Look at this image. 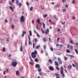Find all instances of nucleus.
I'll list each match as a JSON object with an SVG mask.
<instances>
[{"instance_id":"f257e3e1","label":"nucleus","mask_w":78,"mask_h":78,"mask_svg":"<svg viewBox=\"0 0 78 78\" xmlns=\"http://www.w3.org/2000/svg\"><path fill=\"white\" fill-rule=\"evenodd\" d=\"M37 54V52L36 50H35L34 52H32L31 54V56L32 58L34 59L35 58H36V55Z\"/></svg>"},{"instance_id":"f03ea898","label":"nucleus","mask_w":78,"mask_h":78,"mask_svg":"<svg viewBox=\"0 0 78 78\" xmlns=\"http://www.w3.org/2000/svg\"><path fill=\"white\" fill-rule=\"evenodd\" d=\"M17 61L16 60H14L12 62L11 65L15 67L17 66Z\"/></svg>"},{"instance_id":"7ed1b4c3","label":"nucleus","mask_w":78,"mask_h":78,"mask_svg":"<svg viewBox=\"0 0 78 78\" xmlns=\"http://www.w3.org/2000/svg\"><path fill=\"white\" fill-rule=\"evenodd\" d=\"M60 73L62 75V77H64L65 76V75L64 74V72L63 71V68L62 66L61 67Z\"/></svg>"},{"instance_id":"20e7f679","label":"nucleus","mask_w":78,"mask_h":78,"mask_svg":"<svg viewBox=\"0 0 78 78\" xmlns=\"http://www.w3.org/2000/svg\"><path fill=\"white\" fill-rule=\"evenodd\" d=\"M20 21L21 22H25V19L24 16H21Z\"/></svg>"},{"instance_id":"39448f33","label":"nucleus","mask_w":78,"mask_h":78,"mask_svg":"<svg viewBox=\"0 0 78 78\" xmlns=\"http://www.w3.org/2000/svg\"><path fill=\"white\" fill-rule=\"evenodd\" d=\"M58 61L59 64H62V61L61 60V59L59 58H58Z\"/></svg>"},{"instance_id":"423d86ee","label":"nucleus","mask_w":78,"mask_h":78,"mask_svg":"<svg viewBox=\"0 0 78 78\" xmlns=\"http://www.w3.org/2000/svg\"><path fill=\"white\" fill-rule=\"evenodd\" d=\"M37 22L38 23V24H41V20H40V19H39L37 20Z\"/></svg>"},{"instance_id":"0eeeda50","label":"nucleus","mask_w":78,"mask_h":78,"mask_svg":"<svg viewBox=\"0 0 78 78\" xmlns=\"http://www.w3.org/2000/svg\"><path fill=\"white\" fill-rule=\"evenodd\" d=\"M48 33H49V29H48L45 30V34H48Z\"/></svg>"},{"instance_id":"6e6552de","label":"nucleus","mask_w":78,"mask_h":78,"mask_svg":"<svg viewBox=\"0 0 78 78\" xmlns=\"http://www.w3.org/2000/svg\"><path fill=\"white\" fill-rule=\"evenodd\" d=\"M49 69L50 70H51V71H53V70H54V68L52 66H50Z\"/></svg>"},{"instance_id":"1a4fd4ad","label":"nucleus","mask_w":78,"mask_h":78,"mask_svg":"<svg viewBox=\"0 0 78 78\" xmlns=\"http://www.w3.org/2000/svg\"><path fill=\"white\" fill-rule=\"evenodd\" d=\"M35 67H36L37 69H39V68H40V65L38 64H37L35 66Z\"/></svg>"},{"instance_id":"9d476101","label":"nucleus","mask_w":78,"mask_h":78,"mask_svg":"<svg viewBox=\"0 0 78 78\" xmlns=\"http://www.w3.org/2000/svg\"><path fill=\"white\" fill-rule=\"evenodd\" d=\"M40 47V45L39 44L38 46H37L35 47V49L36 50V48H37L38 50V49H39V48Z\"/></svg>"},{"instance_id":"9b49d317","label":"nucleus","mask_w":78,"mask_h":78,"mask_svg":"<svg viewBox=\"0 0 78 78\" xmlns=\"http://www.w3.org/2000/svg\"><path fill=\"white\" fill-rule=\"evenodd\" d=\"M55 63L56 66H59V64L57 61H55Z\"/></svg>"},{"instance_id":"f8f14e48","label":"nucleus","mask_w":78,"mask_h":78,"mask_svg":"<svg viewBox=\"0 0 78 78\" xmlns=\"http://www.w3.org/2000/svg\"><path fill=\"white\" fill-rule=\"evenodd\" d=\"M39 74H40L41 76H44V73L42 72H40L39 73Z\"/></svg>"},{"instance_id":"ddd939ff","label":"nucleus","mask_w":78,"mask_h":78,"mask_svg":"<svg viewBox=\"0 0 78 78\" xmlns=\"http://www.w3.org/2000/svg\"><path fill=\"white\" fill-rule=\"evenodd\" d=\"M43 28L44 29H45V24L44 23H43Z\"/></svg>"},{"instance_id":"4468645a","label":"nucleus","mask_w":78,"mask_h":78,"mask_svg":"<svg viewBox=\"0 0 78 78\" xmlns=\"http://www.w3.org/2000/svg\"><path fill=\"white\" fill-rule=\"evenodd\" d=\"M49 62L51 64H52L53 63V62H52V60L51 59H49Z\"/></svg>"},{"instance_id":"2eb2a0df","label":"nucleus","mask_w":78,"mask_h":78,"mask_svg":"<svg viewBox=\"0 0 78 78\" xmlns=\"http://www.w3.org/2000/svg\"><path fill=\"white\" fill-rule=\"evenodd\" d=\"M9 9H11V10H12V12L14 11V10H13V9L12 7L11 6H9Z\"/></svg>"},{"instance_id":"dca6fc26","label":"nucleus","mask_w":78,"mask_h":78,"mask_svg":"<svg viewBox=\"0 0 78 78\" xmlns=\"http://www.w3.org/2000/svg\"><path fill=\"white\" fill-rule=\"evenodd\" d=\"M75 51L76 53V54H78V51L77 49H75Z\"/></svg>"},{"instance_id":"f3484780","label":"nucleus","mask_w":78,"mask_h":78,"mask_svg":"<svg viewBox=\"0 0 78 78\" xmlns=\"http://www.w3.org/2000/svg\"><path fill=\"white\" fill-rule=\"evenodd\" d=\"M28 39H29V44L30 45V35L28 36Z\"/></svg>"},{"instance_id":"a211bd4d","label":"nucleus","mask_w":78,"mask_h":78,"mask_svg":"<svg viewBox=\"0 0 78 78\" xmlns=\"http://www.w3.org/2000/svg\"><path fill=\"white\" fill-rule=\"evenodd\" d=\"M19 71L17 70L16 72V75H19Z\"/></svg>"},{"instance_id":"6ab92c4d","label":"nucleus","mask_w":78,"mask_h":78,"mask_svg":"<svg viewBox=\"0 0 78 78\" xmlns=\"http://www.w3.org/2000/svg\"><path fill=\"white\" fill-rule=\"evenodd\" d=\"M43 40L44 42H46V40L45 37H44L43 39Z\"/></svg>"},{"instance_id":"aec40b11","label":"nucleus","mask_w":78,"mask_h":78,"mask_svg":"<svg viewBox=\"0 0 78 78\" xmlns=\"http://www.w3.org/2000/svg\"><path fill=\"white\" fill-rule=\"evenodd\" d=\"M68 68L69 69H71L72 68V66L70 65L69 66H68Z\"/></svg>"},{"instance_id":"412c9836","label":"nucleus","mask_w":78,"mask_h":78,"mask_svg":"<svg viewBox=\"0 0 78 78\" xmlns=\"http://www.w3.org/2000/svg\"><path fill=\"white\" fill-rule=\"evenodd\" d=\"M66 52L69 53H70V51L69 50L67 49L66 50Z\"/></svg>"},{"instance_id":"4be33fe9","label":"nucleus","mask_w":78,"mask_h":78,"mask_svg":"<svg viewBox=\"0 0 78 78\" xmlns=\"http://www.w3.org/2000/svg\"><path fill=\"white\" fill-rule=\"evenodd\" d=\"M33 6L30 7V11H32V10H33Z\"/></svg>"},{"instance_id":"5701e85b","label":"nucleus","mask_w":78,"mask_h":78,"mask_svg":"<svg viewBox=\"0 0 78 78\" xmlns=\"http://www.w3.org/2000/svg\"><path fill=\"white\" fill-rule=\"evenodd\" d=\"M34 61H35V62H38L39 61H38V59H37V58H35L34 59Z\"/></svg>"},{"instance_id":"b1692460","label":"nucleus","mask_w":78,"mask_h":78,"mask_svg":"<svg viewBox=\"0 0 78 78\" xmlns=\"http://www.w3.org/2000/svg\"><path fill=\"white\" fill-rule=\"evenodd\" d=\"M29 33L30 34V36H32V32H31V30H30Z\"/></svg>"},{"instance_id":"393cba45","label":"nucleus","mask_w":78,"mask_h":78,"mask_svg":"<svg viewBox=\"0 0 78 78\" xmlns=\"http://www.w3.org/2000/svg\"><path fill=\"white\" fill-rule=\"evenodd\" d=\"M37 70H38V72H41V68L40 67Z\"/></svg>"},{"instance_id":"a878e982","label":"nucleus","mask_w":78,"mask_h":78,"mask_svg":"<svg viewBox=\"0 0 78 78\" xmlns=\"http://www.w3.org/2000/svg\"><path fill=\"white\" fill-rule=\"evenodd\" d=\"M34 40L35 42H37V38H35L34 39Z\"/></svg>"},{"instance_id":"bb28decb","label":"nucleus","mask_w":78,"mask_h":78,"mask_svg":"<svg viewBox=\"0 0 78 78\" xmlns=\"http://www.w3.org/2000/svg\"><path fill=\"white\" fill-rule=\"evenodd\" d=\"M59 7V4H58L55 6V8H56V7L58 8Z\"/></svg>"},{"instance_id":"cd10ccee","label":"nucleus","mask_w":78,"mask_h":78,"mask_svg":"<svg viewBox=\"0 0 78 78\" xmlns=\"http://www.w3.org/2000/svg\"><path fill=\"white\" fill-rule=\"evenodd\" d=\"M70 43L72 44H73V40H72L70 41Z\"/></svg>"},{"instance_id":"c85d7f7f","label":"nucleus","mask_w":78,"mask_h":78,"mask_svg":"<svg viewBox=\"0 0 78 78\" xmlns=\"http://www.w3.org/2000/svg\"><path fill=\"white\" fill-rule=\"evenodd\" d=\"M72 19H73V20H75V19H76V17H75V16H72Z\"/></svg>"},{"instance_id":"c756f323","label":"nucleus","mask_w":78,"mask_h":78,"mask_svg":"<svg viewBox=\"0 0 78 78\" xmlns=\"http://www.w3.org/2000/svg\"><path fill=\"white\" fill-rule=\"evenodd\" d=\"M2 51L3 52H5V47L3 48Z\"/></svg>"},{"instance_id":"7c9ffc66","label":"nucleus","mask_w":78,"mask_h":78,"mask_svg":"<svg viewBox=\"0 0 78 78\" xmlns=\"http://www.w3.org/2000/svg\"><path fill=\"white\" fill-rule=\"evenodd\" d=\"M14 22L16 23H18V20H14Z\"/></svg>"},{"instance_id":"2f4dec72","label":"nucleus","mask_w":78,"mask_h":78,"mask_svg":"<svg viewBox=\"0 0 78 78\" xmlns=\"http://www.w3.org/2000/svg\"><path fill=\"white\" fill-rule=\"evenodd\" d=\"M48 16V15L47 14H45L44 15H43V17L44 18H46V17H47Z\"/></svg>"},{"instance_id":"473e14b6","label":"nucleus","mask_w":78,"mask_h":78,"mask_svg":"<svg viewBox=\"0 0 78 78\" xmlns=\"http://www.w3.org/2000/svg\"><path fill=\"white\" fill-rule=\"evenodd\" d=\"M23 50V48L22 47H20V51H22V50Z\"/></svg>"},{"instance_id":"72a5a7b5","label":"nucleus","mask_w":78,"mask_h":78,"mask_svg":"<svg viewBox=\"0 0 78 78\" xmlns=\"http://www.w3.org/2000/svg\"><path fill=\"white\" fill-rule=\"evenodd\" d=\"M41 31L42 33H43V34H44L45 31H44V30L41 29Z\"/></svg>"},{"instance_id":"f704fd0d","label":"nucleus","mask_w":78,"mask_h":78,"mask_svg":"<svg viewBox=\"0 0 78 78\" xmlns=\"http://www.w3.org/2000/svg\"><path fill=\"white\" fill-rule=\"evenodd\" d=\"M19 1H18L17 0H16V5H19Z\"/></svg>"},{"instance_id":"c9c22d12","label":"nucleus","mask_w":78,"mask_h":78,"mask_svg":"<svg viewBox=\"0 0 78 78\" xmlns=\"http://www.w3.org/2000/svg\"><path fill=\"white\" fill-rule=\"evenodd\" d=\"M50 49L52 51H53V49L52 47L50 48Z\"/></svg>"},{"instance_id":"e433bc0d","label":"nucleus","mask_w":78,"mask_h":78,"mask_svg":"<svg viewBox=\"0 0 78 78\" xmlns=\"http://www.w3.org/2000/svg\"><path fill=\"white\" fill-rule=\"evenodd\" d=\"M64 59L65 60V61H66L67 59V57L64 56Z\"/></svg>"},{"instance_id":"4c0bfd02","label":"nucleus","mask_w":78,"mask_h":78,"mask_svg":"<svg viewBox=\"0 0 78 78\" xmlns=\"http://www.w3.org/2000/svg\"><path fill=\"white\" fill-rule=\"evenodd\" d=\"M69 55L70 56V57H71V58H74V56L73 55Z\"/></svg>"},{"instance_id":"58836bf2","label":"nucleus","mask_w":78,"mask_h":78,"mask_svg":"<svg viewBox=\"0 0 78 78\" xmlns=\"http://www.w3.org/2000/svg\"><path fill=\"white\" fill-rule=\"evenodd\" d=\"M23 34H26V32L25 31H24L23 32Z\"/></svg>"},{"instance_id":"ea45409f","label":"nucleus","mask_w":78,"mask_h":78,"mask_svg":"<svg viewBox=\"0 0 78 78\" xmlns=\"http://www.w3.org/2000/svg\"><path fill=\"white\" fill-rule=\"evenodd\" d=\"M29 63L30 64H31L32 66V65H33V63H32L31 62H29Z\"/></svg>"},{"instance_id":"a19ab883","label":"nucleus","mask_w":78,"mask_h":78,"mask_svg":"<svg viewBox=\"0 0 78 78\" xmlns=\"http://www.w3.org/2000/svg\"><path fill=\"white\" fill-rule=\"evenodd\" d=\"M60 39V37H58L57 38L58 42H59V39Z\"/></svg>"},{"instance_id":"79ce46f5","label":"nucleus","mask_w":78,"mask_h":78,"mask_svg":"<svg viewBox=\"0 0 78 78\" xmlns=\"http://www.w3.org/2000/svg\"><path fill=\"white\" fill-rule=\"evenodd\" d=\"M66 23V22H62V24L63 25H64Z\"/></svg>"},{"instance_id":"37998d69","label":"nucleus","mask_w":78,"mask_h":78,"mask_svg":"<svg viewBox=\"0 0 78 78\" xmlns=\"http://www.w3.org/2000/svg\"><path fill=\"white\" fill-rule=\"evenodd\" d=\"M70 48L71 49H73V46L72 45H70Z\"/></svg>"},{"instance_id":"c03bdc74","label":"nucleus","mask_w":78,"mask_h":78,"mask_svg":"<svg viewBox=\"0 0 78 78\" xmlns=\"http://www.w3.org/2000/svg\"><path fill=\"white\" fill-rule=\"evenodd\" d=\"M25 44L26 45H27V40H25Z\"/></svg>"},{"instance_id":"a18cd8bd","label":"nucleus","mask_w":78,"mask_h":78,"mask_svg":"<svg viewBox=\"0 0 78 78\" xmlns=\"http://www.w3.org/2000/svg\"><path fill=\"white\" fill-rule=\"evenodd\" d=\"M26 4L28 6H29V3L28 2H26Z\"/></svg>"},{"instance_id":"49530a36","label":"nucleus","mask_w":78,"mask_h":78,"mask_svg":"<svg viewBox=\"0 0 78 78\" xmlns=\"http://www.w3.org/2000/svg\"><path fill=\"white\" fill-rule=\"evenodd\" d=\"M65 6L66 8H68V5H67V4H66Z\"/></svg>"},{"instance_id":"de8ad7c7","label":"nucleus","mask_w":78,"mask_h":78,"mask_svg":"<svg viewBox=\"0 0 78 78\" xmlns=\"http://www.w3.org/2000/svg\"><path fill=\"white\" fill-rule=\"evenodd\" d=\"M37 36L38 37H40V36L38 34H37Z\"/></svg>"},{"instance_id":"09e8293b","label":"nucleus","mask_w":78,"mask_h":78,"mask_svg":"<svg viewBox=\"0 0 78 78\" xmlns=\"http://www.w3.org/2000/svg\"><path fill=\"white\" fill-rule=\"evenodd\" d=\"M62 2H63V3H64V2H66V0L64 1V0H62Z\"/></svg>"},{"instance_id":"8fccbe9b","label":"nucleus","mask_w":78,"mask_h":78,"mask_svg":"<svg viewBox=\"0 0 78 78\" xmlns=\"http://www.w3.org/2000/svg\"><path fill=\"white\" fill-rule=\"evenodd\" d=\"M72 66L74 67H75V65L74 64H73Z\"/></svg>"},{"instance_id":"3c124183","label":"nucleus","mask_w":78,"mask_h":78,"mask_svg":"<svg viewBox=\"0 0 78 78\" xmlns=\"http://www.w3.org/2000/svg\"><path fill=\"white\" fill-rule=\"evenodd\" d=\"M19 6H20V7L21 6V3H20L19 4Z\"/></svg>"},{"instance_id":"603ef678","label":"nucleus","mask_w":78,"mask_h":78,"mask_svg":"<svg viewBox=\"0 0 78 78\" xmlns=\"http://www.w3.org/2000/svg\"><path fill=\"white\" fill-rule=\"evenodd\" d=\"M63 11H64V12H66V10L65 9H63Z\"/></svg>"},{"instance_id":"864d4df0","label":"nucleus","mask_w":78,"mask_h":78,"mask_svg":"<svg viewBox=\"0 0 78 78\" xmlns=\"http://www.w3.org/2000/svg\"><path fill=\"white\" fill-rule=\"evenodd\" d=\"M56 47H58V46H59V44L58 43H57L56 44Z\"/></svg>"},{"instance_id":"5fc2aeb1","label":"nucleus","mask_w":78,"mask_h":78,"mask_svg":"<svg viewBox=\"0 0 78 78\" xmlns=\"http://www.w3.org/2000/svg\"><path fill=\"white\" fill-rule=\"evenodd\" d=\"M34 33L35 34H37V32H36V31L35 30H34Z\"/></svg>"},{"instance_id":"6e6d98bb","label":"nucleus","mask_w":78,"mask_h":78,"mask_svg":"<svg viewBox=\"0 0 78 78\" xmlns=\"http://www.w3.org/2000/svg\"><path fill=\"white\" fill-rule=\"evenodd\" d=\"M33 48H34V43H33Z\"/></svg>"},{"instance_id":"4d7b16f0","label":"nucleus","mask_w":78,"mask_h":78,"mask_svg":"<svg viewBox=\"0 0 78 78\" xmlns=\"http://www.w3.org/2000/svg\"><path fill=\"white\" fill-rule=\"evenodd\" d=\"M34 20H33L32 21V23H34Z\"/></svg>"},{"instance_id":"13d9d810","label":"nucleus","mask_w":78,"mask_h":78,"mask_svg":"<svg viewBox=\"0 0 78 78\" xmlns=\"http://www.w3.org/2000/svg\"><path fill=\"white\" fill-rule=\"evenodd\" d=\"M36 29H37V30H38V27H37V25H36Z\"/></svg>"},{"instance_id":"bf43d9fd","label":"nucleus","mask_w":78,"mask_h":78,"mask_svg":"<svg viewBox=\"0 0 78 78\" xmlns=\"http://www.w3.org/2000/svg\"><path fill=\"white\" fill-rule=\"evenodd\" d=\"M63 45H62V44H61V45H59V47H63Z\"/></svg>"},{"instance_id":"052dcab7","label":"nucleus","mask_w":78,"mask_h":78,"mask_svg":"<svg viewBox=\"0 0 78 78\" xmlns=\"http://www.w3.org/2000/svg\"><path fill=\"white\" fill-rule=\"evenodd\" d=\"M23 36H24V34H23L21 35V37H23Z\"/></svg>"},{"instance_id":"680f3d73","label":"nucleus","mask_w":78,"mask_h":78,"mask_svg":"<svg viewBox=\"0 0 78 78\" xmlns=\"http://www.w3.org/2000/svg\"><path fill=\"white\" fill-rule=\"evenodd\" d=\"M70 46H69V45L68 44L67 46V47L68 48H69V47Z\"/></svg>"},{"instance_id":"e2e57ef3","label":"nucleus","mask_w":78,"mask_h":78,"mask_svg":"<svg viewBox=\"0 0 78 78\" xmlns=\"http://www.w3.org/2000/svg\"><path fill=\"white\" fill-rule=\"evenodd\" d=\"M3 74H4V75H5V71H3Z\"/></svg>"},{"instance_id":"0e129e2a","label":"nucleus","mask_w":78,"mask_h":78,"mask_svg":"<svg viewBox=\"0 0 78 78\" xmlns=\"http://www.w3.org/2000/svg\"><path fill=\"white\" fill-rule=\"evenodd\" d=\"M56 68L57 69V70H59V67H56Z\"/></svg>"},{"instance_id":"69168bd1","label":"nucleus","mask_w":78,"mask_h":78,"mask_svg":"<svg viewBox=\"0 0 78 78\" xmlns=\"http://www.w3.org/2000/svg\"><path fill=\"white\" fill-rule=\"evenodd\" d=\"M75 0H74L73 1V2H72V3H75Z\"/></svg>"},{"instance_id":"338daca9","label":"nucleus","mask_w":78,"mask_h":78,"mask_svg":"<svg viewBox=\"0 0 78 78\" xmlns=\"http://www.w3.org/2000/svg\"><path fill=\"white\" fill-rule=\"evenodd\" d=\"M6 72H8L9 69H6Z\"/></svg>"},{"instance_id":"774afa93","label":"nucleus","mask_w":78,"mask_h":78,"mask_svg":"<svg viewBox=\"0 0 78 78\" xmlns=\"http://www.w3.org/2000/svg\"><path fill=\"white\" fill-rule=\"evenodd\" d=\"M9 3H10V5L11 6V5H12V3H11V2L10 1H9Z\"/></svg>"}]
</instances>
